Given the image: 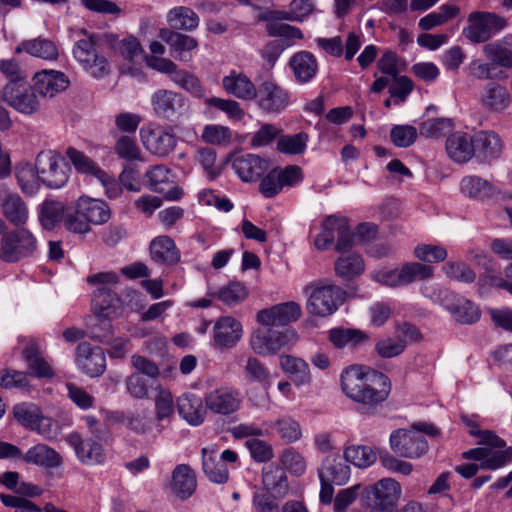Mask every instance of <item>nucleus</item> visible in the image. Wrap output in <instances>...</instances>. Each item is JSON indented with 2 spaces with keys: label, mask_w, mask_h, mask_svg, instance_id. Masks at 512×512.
I'll return each mask as SVG.
<instances>
[{
  "label": "nucleus",
  "mask_w": 512,
  "mask_h": 512,
  "mask_svg": "<svg viewBox=\"0 0 512 512\" xmlns=\"http://www.w3.org/2000/svg\"><path fill=\"white\" fill-rule=\"evenodd\" d=\"M343 393L368 410L375 409L388 398L391 382L382 372L363 366H352L341 374Z\"/></svg>",
  "instance_id": "f257e3e1"
},
{
  "label": "nucleus",
  "mask_w": 512,
  "mask_h": 512,
  "mask_svg": "<svg viewBox=\"0 0 512 512\" xmlns=\"http://www.w3.org/2000/svg\"><path fill=\"white\" fill-rule=\"evenodd\" d=\"M402 497V487L393 478H382L361 491V501L368 512H393Z\"/></svg>",
  "instance_id": "f03ea898"
},
{
  "label": "nucleus",
  "mask_w": 512,
  "mask_h": 512,
  "mask_svg": "<svg viewBox=\"0 0 512 512\" xmlns=\"http://www.w3.org/2000/svg\"><path fill=\"white\" fill-rule=\"evenodd\" d=\"M82 38L76 41L73 55L93 77L101 78L109 73L107 59L99 53L100 35L81 31Z\"/></svg>",
  "instance_id": "7ed1b4c3"
},
{
  "label": "nucleus",
  "mask_w": 512,
  "mask_h": 512,
  "mask_svg": "<svg viewBox=\"0 0 512 512\" xmlns=\"http://www.w3.org/2000/svg\"><path fill=\"white\" fill-rule=\"evenodd\" d=\"M38 247L37 238L24 227L8 231L0 239V259L5 263H17L32 257Z\"/></svg>",
  "instance_id": "20e7f679"
},
{
  "label": "nucleus",
  "mask_w": 512,
  "mask_h": 512,
  "mask_svg": "<svg viewBox=\"0 0 512 512\" xmlns=\"http://www.w3.org/2000/svg\"><path fill=\"white\" fill-rule=\"evenodd\" d=\"M35 168L40 182L50 189L62 188L70 177L71 168L64 158L55 150H45L38 153Z\"/></svg>",
  "instance_id": "39448f33"
},
{
  "label": "nucleus",
  "mask_w": 512,
  "mask_h": 512,
  "mask_svg": "<svg viewBox=\"0 0 512 512\" xmlns=\"http://www.w3.org/2000/svg\"><path fill=\"white\" fill-rule=\"evenodd\" d=\"M151 106L158 119L177 122L188 114L189 100L181 93L169 90L158 89L151 96Z\"/></svg>",
  "instance_id": "423d86ee"
},
{
  "label": "nucleus",
  "mask_w": 512,
  "mask_h": 512,
  "mask_svg": "<svg viewBox=\"0 0 512 512\" xmlns=\"http://www.w3.org/2000/svg\"><path fill=\"white\" fill-rule=\"evenodd\" d=\"M506 26V19L495 13L474 11L467 18L463 35L472 43H484Z\"/></svg>",
  "instance_id": "0eeeda50"
},
{
  "label": "nucleus",
  "mask_w": 512,
  "mask_h": 512,
  "mask_svg": "<svg viewBox=\"0 0 512 512\" xmlns=\"http://www.w3.org/2000/svg\"><path fill=\"white\" fill-rule=\"evenodd\" d=\"M273 327L259 328L251 335L250 345L256 354L272 355L296 341L297 335L293 329L283 328L278 330Z\"/></svg>",
  "instance_id": "6e6552de"
},
{
  "label": "nucleus",
  "mask_w": 512,
  "mask_h": 512,
  "mask_svg": "<svg viewBox=\"0 0 512 512\" xmlns=\"http://www.w3.org/2000/svg\"><path fill=\"white\" fill-rule=\"evenodd\" d=\"M0 99L19 113L26 115L34 114L40 107L35 89L24 80L8 82L1 92Z\"/></svg>",
  "instance_id": "1a4fd4ad"
},
{
  "label": "nucleus",
  "mask_w": 512,
  "mask_h": 512,
  "mask_svg": "<svg viewBox=\"0 0 512 512\" xmlns=\"http://www.w3.org/2000/svg\"><path fill=\"white\" fill-rule=\"evenodd\" d=\"M345 292L339 286L325 284L317 286L311 292L307 310L315 316H329L333 314L344 301Z\"/></svg>",
  "instance_id": "9d476101"
},
{
  "label": "nucleus",
  "mask_w": 512,
  "mask_h": 512,
  "mask_svg": "<svg viewBox=\"0 0 512 512\" xmlns=\"http://www.w3.org/2000/svg\"><path fill=\"white\" fill-rule=\"evenodd\" d=\"M140 136L145 149L160 158L167 157L177 145L175 134L160 125L142 127Z\"/></svg>",
  "instance_id": "9b49d317"
},
{
  "label": "nucleus",
  "mask_w": 512,
  "mask_h": 512,
  "mask_svg": "<svg viewBox=\"0 0 512 512\" xmlns=\"http://www.w3.org/2000/svg\"><path fill=\"white\" fill-rule=\"evenodd\" d=\"M391 449L404 458H418L428 450V442L423 434L415 430L399 429L390 435Z\"/></svg>",
  "instance_id": "f8f14e48"
},
{
  "label": "nucleus",
  "mask_w": 512,
  "mask_h": 512,
  "mask_svg": "<svg viewBox=\"0 0 512 512\" xmlns=\"http://www.w3.org/2000/svg\"><path fill=\"white\" fill-rule=\"evenodd\" d=\"M492 445H483L465 451L462 457L467 460L480 461V468L487 470H497L504 467L512 459V448L502 449Z\"/></svg>",
  "instance_id": "ddd939ff"
},
{
  "label": "nucleus",
  "mask_w": 512,
  "mask_h": 512,
  "mask_svg": "<svg viewBox=\"0 0 512 512\" xmlns=\"http://www.w3.org/2000/svg\"><path fill=\"white\" fill-rule=\"evenodd\" d=\"M257 103L265 113H280L289 104V94L277 83L266 80L258 89Z\"/></svg>",
  "instance_id": "4468645a"
},
{
  "label": "nucleus",
  "mask_w": 512,
  "mask_h": 512,
  "mask_svg": "<svg viewBox=\"0 0 512 512\" xmlns=\"http://www.w3.org/2000/svg\"><path fill=\"white\" fill-rule=\"evenodd\" d=\"M302 314L297 302L289 301L263 309L257 314V321L265 326H287L297 321Z\"/></svg>",
  "instance_id": "2eb2a0df"
},
{
  "label": "nucleus",
  "mask_w": 512,
  "mask_h": 512,
  "mask_svg": "<svg viewBox=\"0 0 512 512\" xmlns=\"http://www.w3.org/2000/svg\"><path fill=\"white\" fill-rule=\"evenodd\" d=\"M243 334L242 324L231 316L220 317L213 327V346L216 349L234 347Z\"/></svg>",
  "instance_id": "dca6fc26"
},
{
  "label": "nucleus",
  "mask_w": 512,
  "mask_h": 512,
  "mask_svg": "<svg viewBox=\"0 0 512 512\" xmlns=\"http://www.w3.org/2000/svg\"><path fill=\"white\" fill-rule=\"evenodd\" d=\"M76 364L80 370L90 377L101 375L106 368V357L100 347H92L82 342L76 349Z\"/></svg>",
  "instance_id": "f3484780"
},
{
  "label": "nucleus",
  "mask_w": 512,
  "mask_h": 512,
  "mask_svg": "<svg viewBox=\"0 0 512 512\" xmlns=\"http://www.w3.org/2000/svg\"><path fill=\"white\" fill-rule=\"evenodd\" d=\"M443 301L445 309L460 324L471 325L481 317L479 307L464 297L448 294Z\"/></svg>",
  "instance_id": "a211bd4d"
},
{
  "label": "nucleus",
  "mask_w": 512,
  "mask_h": 512,
  "mask_svg": "<svg viewBox=\"0 0 512 512\" xmlns=\"http://www.w3.org/2000/svg\"><path fill=\"white\" fill-rule=\"evenodd\" d=\"M268 168V161L254 154L237 156L232 162V169L243 182L257 181L266 173Z\"/></svg>",
  "instance_id": "6ab92c4d"
},
{
  "label": "nucleus",
  "mask_w": 512,
  "mask_h": 512,
  "mask_svg": "<svg viewBox=\"0 0 512 512\" xmlns=\"http://www.w3.org/2000/svg\"><path fill=\"white\" fill-rule=\"evenodd\" d=\"M205 403L211 412L227 416L240 408L241 397L235 390L219 388L206 395Z\"/></svg>",
  "instance_id": "aec40b11"
},
{
  "label": "nucleus",
  "mask_w": 512,
  "mask_h": 512,
  "mask_svg": "<svg viewBox=\"0 0 512 512\" xmlns=\"http://www.w3.org/2000/svg\"><path fill=\"white\" fill-rule=\"evenodd\" d=\"M160 37L170 46L175 59L181 62L192 60V51L198 47V41L194 37L170 29H161Z\"/></svg>",
  "instance_id": "412c9836"
},
{
  "label": "nucleus",
  "mask_w": 512,
  "mask_h": 512,
  "mask_svg": "<svg viewBox=\"0 0 512 512\" xmlns=\"http://www.w3.org/2000/svg\"><path fill=\"white\" fill-rule=\"evenodd\" d=\"M68 439L81 462L85 464H99L104 461L105 453L100 443L101 439L94 437L83 439L78 433L69 435Z\"/></svg>",
  "instance_id": "4be33fe9"
},
{
  "label": "nucleus",
  "mask_w": 512,
  "mask_h": 512,
  "mask_svg": "<svg viewBox=\"0 0 512 512\" xmlns=\"http://www.w3.org/2000/svg\"><path fill=\"white\" fill-rule=\"evenodd\" d=\"M222 86L229 95L243 101L255 100L258 95L255 84L244 73L232 71L223 77Z\"/></svg>",
  "instance_id": "5701e85b"
},
{
  "label": "nucleus",
  "mask_w": 512,
  "mask_h": 512,
  "mask_svg": "<svg viewBox=\"0 0 512 512\" xmlns=\"http://www.w3.org/2000/svg\"><path fill=\"white\" fill-rule=\"evenodd\" d=\"M34 89L44 97H54L64 91L69 84L67 76L56 70H43L37 72L33 78Z\"/></svg>",
  "instance_id": "b1692460"
},
{
  "label": "nucleus",
  "mask_w": 512,
  "mask_h": 512,
  "mask_svg": "<svg viewBox=\"0 0 512 512\" xmlns=\"http://www.w3.org/2000/svg\"><path fill=\"white\" fill-rule=\"evenodd\" d=\"M446 150L454 162H468L475 154L474 135L460 131L451 134L446 140Z\"/></svg>",
  "instance_id": "393cba45"
},
{
  "label": "nucleus",
  "mask_w": 512,
  "mask_h": 512,
  "mask_svg": "<svg viewBox=\"0 0 512 512\" xmlns=\"http://www.w3.org/2000/svg\"><path fill=\"white\" fill-rule=\"evenodd\" d=\"M461 193L470 199L488 200L499 193V189L490 181L477 175H468L460 181Z\"/></svg>",
  "instance_id": "a878e982"
},
{
  "label": "nucleus",
  "mask_w": 512,
  "mask_h": 512,
  "mask_svg": "<svg viewBox=\"0 0 512 512\" xmlns=\"http://www.w3.org/2000/svg\"><path fill=\"white\" fill-rule=\"evenodd\" d=\"M475 154L482 161L497 159L503 148L500 136L493 131H479L474 134Z\"/></svg>",
  "instance_id": "bb28decb"
},
{
  "label": "nucleus",
  "mask_w": 512,
  "mask_h": 512,
  "mask_svg": "<svg viewBox=\"0 0 512 512\" xmlns=\"http://www.w3.org/2000/svg\"><path fill=\"white\" fill-rule=\"evenodd\" d=\"M320 481H329L336 485H344L350 478V468L344 457L329 455L323 461L319 471Z\"/></svg>",
  "instance_id": "cd10ccee"
},
{
  "label": "nucleus",
  "mask_w": 512,
  "mask_h": 512,
  "mask_svg": "<svg viewBox=\"0 0 512 512\" xmlns=\"http://www.w3.org/2000/svg\"><path fill=\"white\" fill-rule=\"evenodd\" d=\"M279 364L283 372L289 375L292 383L297 386H308L312 382V376L308 363L299 357L282 355Z\"/></svg>",
  "instance_id": "c85d7f7f"
},
{
  "label": "nucleus",
  "mask_w": 512,
  "mask_h": 512,
  "mask_svg": "<svg viewBox=\"0 0 512 512\" xmlns=\"http://www.w3.org/2000/svg\"><path fill=\"white\" fill-rule=\"evenodd\" d=\"M22 459L27 464L36 465L45 469H55L62 464L60 454L45 444L30 447Z\"/></svg>",
  "instance_id": "c756f323"
},
{
  "label": "nucleus",
  "mask_w": 512,
  "mask_h": 512,
  "mask_svg": "<svg viewBox=\"0 0 512 512\" xmlns=\"http://www.w3.org/2000/svg\"><path fill=\"white\" fill-rule=\"evenodd\" d=\"M262 483L268 492H273L278 497H284L288 490V478L282 466L277 463H269L262 469Z\"/></svg>",
  "instance_id": "7c9ffc66"
},
{
  "label": "nucleus",
  "mask_w": 512,
  "mask_h": 512,
  "mask_svg": "<svg viewBox=\"0 0 512 512\" xmlns=\"http://www.w3.org/2000/svg\"><path fill=\"white\" fill-rule=\"evenodd\" d=\"M294 76L299 83L311 81L318 72V62L316 57L309 51H300L295 53L289 61Z\"/></svg>",
  "instance_id": "2f4dec72"
},
{
  "label": "nucleus",
  "mask_w": 512,
  "mask_h": 512,
  "mask_svg": "<svg viewBox=\"0 0 512 512\" xmlns=\"http://www.w3.org/2000/svg\"><path fill=\"white\" fill-rule=\"evenodd\" d=\"M202 469L211 482L224 484L229 479L228 467L218 458L214 448L202 449Z\"/></svg>",
  "instance_id": "473e14b6"
},
{
  "label": "nucleus",
  "mask_w": 512,
  "mask_h": 512,
  "mask_svg": "<svg viewBox=\"0 0 512 512\" xmlns=\"http://www.w3.org/2000/svg\"><path fill=\"white\" fill-rule=\"evenodd\" d=\"M23 358L27 363L30 375L37 378H52L54 371L50 364L42 356L37 342H29L22 352Z\"/></svg>",
  "instance_id": "72a5a7b5"
},
{
  "label": "nucleus",
  "mask_w": 512,
  "mask_h": 512,
  "mask_svg": "<svg viewBox=\"0 0 512 512\" xmlns=\"http://www.w3.org/2000/svg\"><path fill=\"white\" fill-rule=\"evenodd\" d=\"M179 415L189 424L198 426L203 423L206 410L201 397L195 394H184L177 400Z\"/></svg>",
  "instance_id": "f704fd0d"
},
{
  "label": "nucleus",
  "mask_w": 512,
  "mask_h": 512,
  "mask_svg": "<svg viewBox=\"0 0 512 512\" xmlns=\"http://www.w3.org/2000/svg\"><path fill=\"white\" fill-rule=\"evenodd\" d=\"M76 205L79 208V214L83 215L89 224L101 225L110 219V209L101 200L83 196L78 199Z\"/></svg>",
  "instance_id": "c9c22d12"
},
{
  "label": "nucleus",
  "mask_w": 512,
  "mask_h": 512,
  "mask_svg": "<svg viewBox=\"0 0 512 512\" xmlns=\"http://www.w3.org/2000/svg\"><path fill=\"white\" fill-rule=\"evenodd\" d=\"M152 259L160 264L174 265L180 261V253L175 242L168 236L156 237L150 244Z\"/></svg>",
  "instance_id": "e433bc0d"
},
{
  "label": "nucleus",
  "mask_w": 512,
  "mask_h": 512,
  "mask_svg": "<svg viewBox=\"0 0 512 512\" xmlns=\"http://www.w3.org/2000/svg\"><path fill=\"white\" fill-rule=\"evenodd\" d=\"M194 471L186 464L177 465L172 473V490L181 499L189 498L196 490Z\"/></svg>",
  "instance_id": "4c0bfd02"
},
{
  "label": "nucleus",
  "mask_w": 512,
  "mask_h": 512,
  "mask_svg": "<svg viewBox=\"0 0 512 512\" xmlns=\"http://www.w3.org/2000/svg\"><path fill=\"white\" fill-rule=\"evenodd\" d=\"M480 101L486 109L500 112L509 106L510 95L506 87L491 82L483 88Z\"/></svg>",
  "instance_id": "58836bf2"
},
{
  "label": "nucleus",
  "mask_w": 512,
  "mask_h": 512,
  "mask_svg": "<svg viewBox=\"0 0 512 512\" xmlns=\"http://www.w3.org/2000/svg\"><path fill=\"white\" fill-rule=\"evenodd\" d=\"M66 157L78 173L93 176L99 181L107 178V173L82 151L70 146L66 149Z\"/></svg>",
  "instance_id": "ea45409f"
},
{
  "label": "nucleus",
  "mask_w": 512,
  "mask_h": 512,
  "mask_svg": "<svg viewBox=\"0 0 512 512\" xmlns=\"http://www.w3.org/2000/svg\"><path fill=\"white\" fill-rule=\"evenodd\" d=\"M2 214L13 225L23 226L29 216L28 208L23 199L14 193H9L2 203Z\"/></svg>",
  "instance_id": "a19ab883"
},
{
  "label": "nucleus",
  "mask_w": 512,
  "mask_h": 512,
  "mask_svg": "<svg viewBox=\"0 0 512 512\" xmlns=\"http://www.w3.org/2000/svg\"><path fill=\"white\" fill-rule=\"evenodd\" d=\"M335 273L343 280L360 276L365 270L364 261L358 253L342 254L335 262Z\"/></svg>",
  "instance_id": "79ce46f5"
},
{
  "label": "nucleus",
  "mask_w": 512,
  "mask_h": 512,
  "mask_svg": "<svg viewBox=\"0 0 512 512\" xmlns=\"http://www.w3.org/2000/svg\"><path fill=\"white\" fill-rule=\"evenodd\" d=\"M167 22L176 30L193 31L199 26V17L193 9L186 6H178L169 10Z\"/></svg>",
  "instance_id": "37998d69"
},
{
  "label": "nucleus",
  "mask_w": 512,
  "mask_h": 512,
  "mask_svg": "<svg viewBox=\"0 0 512 512\" xmlns=\"http://www.w3.org/2000/svg\"><path fill=\"white\" fill-rule=\"evenodd\" d=\"M22 51L45 60H55L58 57V49L54 42L42 38L23 41L16 48L17 53Z\"/></svg>",
  "instance_id": "c03bdc74"
},
{
  "label": "nucleus",
  "mask_w": 512,
  "mask_h": 512,
  "mask_svg": "<svg viewBox=\"0 0 512 512\" xmlns=\"http://www.w3.org/2000/svg\"><path fill=\"white\" fill-rule=\"evenodd\" d=\"M13 414L15 419L25 427L37 430L45 438L50 437V431L42 429L43 424L50 423V418L38 415L25 404L14 406Z\"/></svg>",
  "instance_id": "a18cd8bd"
},
{
  "label": "nucleus",
  "mask_w": 512,
  "mask_h": 512,
  "mask_svg": "<svg viewBox=\"0 0 512 512\" xmlns=\"http://www.w3.org/2000/svg\"><path fill=\"white\" fill-rule=\"evenodd\" d=\"M245 378L249 382H256L264 389L271 386V374L266 365L256 357H249L244 366Z\"/></svg>",
  "instance_id": "49530a36"
},
{
  "label": "nucleus",
  "mask_w": 512,
  "mask_h": 512,
  "mask_svg": "<svg viewBox=\"0 0 512 512\" xmlns=\"http://www.w3.org/2000/svg\"><path fill=\"white\" fill-rule=\"evenodd\" d=\"M114 152L126 162L142 161L141 149L135 135H122L114 145Z\"/></svg>",
  "instance_id": "de8ad7c7"
},
{
  "label": "nucleus",
  "mask_w": 512,
  "mask_h": 512,
  "mask_svg": "<svg viewBox=\"0 0 512 512\" xmlns=\"http://www.w3.org/2000/svg\"><path fill=\"white\" fill-rule=\"evenodd\" d=\"M16 178L21 190L25 194L33 195L39 188L40 178L35 165L20 163L16 167Z\"/></svg>",
  "instance_id": "09e8293b"
},
{
  "label": "nucleus",
  "mask_w": 512,
  "mask_h": 512,
  "mask_svg": "<svg viewBox=\"0 0 512 512\" xmlns=\"http://www.w3.org/2000/svg\"><path fill=\"white\" fill-rule=\"evenodd\" d=\"M309 136L306 132L293 135H280L277 139V150L288 155L302 154L307 147Z\"/></svg>",
  "instance_id": "8fccbe9b"
},
{
  "label": "nucleus",
  "mask_w": 512,
  "mask_h": 512,
  "mask_svg": "<svg viewBox=\"0 0 512 512\" xmlns=\"http://www.w3.org/2000/svg\"><path fill=\"white\" fill-rule=\"evenodd\" d=\"M340 225H343V218L327 216L323 221L320 233L314 240L316 248L319 250L329 248L334 242L335 233L338 232Z\"/></svg>",
  "instance_id": "3c124183"
},
{
  "label": "nucleus",
  "mask_w": 512,
  "mask_h": 512,
  "mask_svg": "<svg viewBox=\"0 0 512 512\" xmlns=\"http://www.w3.org/2000/svg\"><path fill=\"white\" fill-rule=\"evenodd\" d=\"M64 213V206L59 201L46 200L43 202L39 221L46 230H52L61 221Z\"/></svg>",
  "instance_id": "603ef678"
},
{
  "label": "nucleus",
  "mask_w": 512,
  "mask_h": 512,
  "mask_svg": "<svg viewBox=\"0 0 512 512\" xmlns=\"http://www.w3.org/2000/svg\"><path fill=\"white\" fill-rule=\"evenodd\" d=\"M344 458L358 468H366L376 461V453L369 446L353 445L345 449Z\"/></svg>",
  "instance_id": "864d4df0"
},
{
  "label": "nucleus",
  "mask_w": 512,
  "mask_h": 512,
  "mask_svg": "<svg viewBox=\"0 0 512 512\" xmlns=\"http://www.w3.org/2000/svg\"><path fill=\"white\" fill-rule=\"evenodd\" d=\"M312 0H292L287 11H275V18L288 21L302 22L313 11Z\"/></svg>",
  "instance_id": "5fc2aeb1"
},
{
  "label": "nucleus",
  "mask_w": 512,
  "mask_h": 512,
  "mask_svg": "<svg viewBox=\"0 0 512 512\" xmlns=\"http://www.w3.org/2000/svg\"><path fill=\"white\" fill-rule=\"evenodd\" d=\"M483 52L493 64L504 68H512V51L503 43L495 41L485 44Z\"/></svg>",
  "instance_id": "6e6d98bb"
},
{
  "label": "nucleus",
  "mask_w": 512,
  "mask_h": 512,
  "mask_svg": "<svg viewBox=\"0 0 512 512\" xmlns=\"http://www.w3.org/2000/svg\"><path fill=\"white\" fill-rule=\"evenodd\" d=\"M367 336L360 330L334 328L329 331V340L336 348H343L348 344L357 345Z\"/></svg>",
  "instance_id": "4d7b16f0"
},
{
  "label": "nucleus",
  "mask_w": 512,
  "mask_h": 512,
  "mask_svg": "<svg viewBox=\"0 0 512 512\" xmlns=\"http://www.w3.org/2000/svg\"><path fill=\"white\" fill-rule=\"evenodd\" d=\"M0 387L4 389L15 388L29 392L31 388L29 375L21 371L3 369L0 371Z\"/></svg>",
  "instance_id": "13d9d810"
},
{
  "label": "nucleus",
  "mask_w": 512,
  "mask_h": 512,
  "mask_svg": "<svg viewBox=\"0 0 512 512\" xmlns=\"http://www.w3.org/2000/svg\"><path fill=\"white\" fill-rule=\"evenodd\" d=\"M145 177L147 179L149 189L157 193H163V185L172 182V173L170 169L163 164L150 167L146 171Z\"/></svg>",
  "instance_id": "bf43d9fd"
},
{
  "label": "nucleus",
  "mask_w": 512,
  "mask_h": 512,
  "mask_svg": "<svg viewBox=\"0 0 512 512\" xmlns=\"http://www.w3.org/2000/svg\"><path fill=\"white\" fill-rule=\"evenodd\" d=\"M452 129L450 118H431L423 121L419 126L420 135L426 138H440Z\"/></svg>",
  "instance_id": "052dcab7"
},
{
  "label": "nucleus",
  "mask_w": 512,
  "mask_h": 512,
  "mask_svg": "<svg viewBox=\"0 0 512 512\" xmlns=\"http://www.w3.org/2000/svg\"><path fill=\"white\" fill-rule=\"evenodd\" d=\"M153 380L140 375V373H132L126 378V389L130 396L135 399H144L149 395V390L154 386Z\"/></svg>",
  "instance_id": "680f3d73"
},
{
  "label": "nucleus",
  "mask_w": 512,
  "mask_h": 512,
  "mask_svg": "<svg viewBox=\"0 0 512 512\" xmlns=\"http://www.w3.org/2000/svg\"><path fill=\"white\" fill-rule=\"evenodd\" d=\"M400 273L402 277V283L407 285L416 280H424L430 278L433 275V268L419 262H411L403 265L400 268Z\"/></svg>",
  "instance_id": "e2e57ef3"
},
{
  "label": "nucleus",
  "mask_w": 512,
  "mask_h": 512,
  "mask_svg": "<svg viewBox=\"0 0 512 512\" xmlns=\"http://www.w3.org/2000/svg\"><path fill=\"white\" fill-rule=\"evenodd\" d=\"M217 298L223 303L233 306L240 303L248 295L246 287L240 282H231L216 293Z\"/></svg>",
  "instance_id": "0e129e2a"
},
{
  "label": "nucleus",
  "mask_w": 512,
  "mask_h": 512,
  "mask_svg": "<svg viewBox=\"0 0 512 512\" xmlns=\"http://www.w3.org/2000/svg\"><path fill=\"white\" fill-rule=\"evenodd\" d=\"M442 269L448 278L458 282L472 283L476 279L475 272L465 262H447Z\"/></svg>",
  "instance_id": "69168bd1"
},
{
  "label": "nucleus",
  "mask_w": 512,
  "mask_h": 512,
  "mask_svg": "<svg viewBox=\"0 0 512 512\" xmlns=\"http://www.w3.org/2000/svg\"><path fill=\"white\" fill-rule=\"evenodd\" d=\"M172 81L197 98L204 96V90L199 79L188 71L178 69L175 75L172 76Z\"/></svg>",
  "instance_id": "338daca9"
},
{
  "label": "nucleus",
  "mask_w": 512,
  "mask_h": 512,
  "mask_svg": "<svg viewBox=\"0 0 512 512\" xmlns=\"http://www.w3.org/2000/svg\"><path fill=\"white\" fill-rule=\"evenodd\" d=\"M275 428L280 438L287 443H293L301 437L299 423L289 416L279 418L275 422Z\"/></svg>",
  "instance_id": "774afa93"
}]
</instances>
